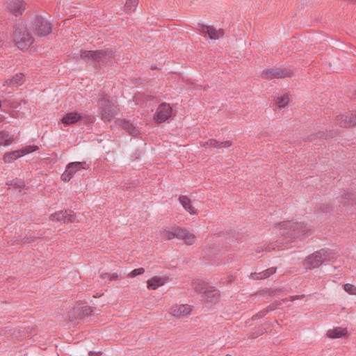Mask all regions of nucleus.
Returning <instances> with one entry per match:
<instances>
[{
	"instance_id": "nucleus-1",
	"label": "nucleus",
	"mask_w": 356,
	"mask_h": 356,
	"mask_svg": "<svg viewBox=\"0 0 356 356\" xmlns=\"http://www.w3.org/2000/svg\"><path fill=\"white\" fill-rule=\"evenodd\" d=\"M80 58L95 69H101L104 66L115 62V52L110 49L80 51Z\"/></svg>"
},
{
	"instance_id": "nucleus-2",
	"label": "nucleus",
	"mask_w": 356,
	"mask_h": 356,
	"mask_svg": "<svg viewBox=\"0 0 356 356\" xmlns=\"http://www.w3.org/2000/svg\"><path fill=\"white\" fill-rule=\"evenodd\" d=\"M276 225L280 228V234L286 242L293 241L310 231V228L304 222L284 221Z\"/></svg>"
},
{
	"instance_id": "nucleus-3",
	"label": "nucleus",
	"mask_w": 356,
	"mask_h": 356,
	"mask_svg": "<svg viewBox=\"0 0 356 356\" xmlns=\"http://www.w3.org/2000/svg\"><path fill=\"white\" fill-rule=\"evenodd\" d=\"M13 40L15 45L22 51L27 50L34 42L27 27L22 24L16 26L13 33Z\"/></svg>"
},
{
	"instance_id": "nucleus-4",
	"label": "nucleus",
	"mask_w": 356,
	"mask_h": 356,
	"mask_svg": "<svg viewBox=\"0 0 356 356\" xmlns=\"http://www.w3.org/2000/svg\"><path fill=\"white\" fill-rule=\"evenodd\" d=\"M31 29L35 35L45 37L52 31V24L45 17L36 15L31 21Z\"/></svg>"
},
{
	"instance_id": "nucleus-5",
	"label": "nucleus",
	"mask_w": 356,
	"mask_h": 356,
	"mask_svg": "<svg viewBox=\"0 0 356 356\" xmlns=\"http://www.w3.org/2000/svg\"><path fill=\"white\" fill-rule=\"evenodd\" d=\"M98 106L102 120H112L117 113V106L106 95H103L99 100Z\"/></svg>"
},
{
	"instance_id": "nucleus-6",
	"label": "nucleus",
	"mask_w": 356,
	"mask_h": 356,
	"mask_svg": "<svg viewBox=\"0 0 356 356\" xmlns=\"http://www.w3.org/2000/svg\"><path fill=\"white\" fill-rule=\"evenodd\" d=\"M330 259L329 251L321 249L316 251L307 257L305 266L307 268H315L319 267L324 261H330Z\"/></svg>"
},
{
	"instance_id": "nucleus-7",
	"label": "nucleus",
	"mask_w": 356,
	"mask_h": 356,
	"mask_svg": "<svg viewBox=\"0 0 356 356\" xmlns=\"http://www.w3.org/2000/svg\"><path fill=\"white\" fill-rule=\"evenodd\" d=\"M89 168V165L86 161L70 162L67 165L65 172L62 174L61 179L64 181H69L80 170Z\"/></svg>"
},
{
	"instance_id": "nucleus-8",
	"label": "nucleus",
	"mask_w": 356,
	"mask_h": 356,
	"mask_svg": "<svg viewBox=\"0 0 356 356\" xmlns=\"http://www.w3.org/2000/svg\"><path fill=\"white\" fill-rule=\"evenodd\" d=\"M39 149L37 145H28L20 149L6 152L3 155V160L5 163H11L13 161L16 160L26 154L34 152Z\"/></svg>"
},
{
	"instance_id": "nucleus-9",
	"label": "nucleus",
	"mask_w": 356,
	"mask_h": 356,
	"mask_svg": "<svg viewBox=\"0 0 356 356\" xmlns=\"http://www.w3.org/2000/svg\"><path fill=\"white\" fill-rule=\"evenodd\" d=\"M293 74V71L290 69L275 67L263 70L261 76L263 79H272L291 77Z\"/></svg>"
},
{
	"instance_id": "nucleus-10",
	"label": "nucleus",
	"mask_w": 356,
	"mask_h": 356,
	"mask_svg": "<svg viewBox=\"0 0 356 356\" xmlns=\"http://www.w3.org/2000/svg\"><path fill=\"white\" fill-rule=\"evenodd\" d=\"M172 113V108L169 104L161 103L154 115V120L156 123L161 124L169 119Z\"/></svg>"
},
{
	"instance_id": "nucleus-11",
	"label": "nucleus",
	"mask_w": 356,
	"mask_h": 356,
	"mask_svg": "<svg viewBox=\"0 0 356 356\" xmlns=\"http://www.w3.org/2000/svg\"><path fill=\"white\" fill-rule=\"evenodd\" d=\"M335 123L341 127H350L356 125V111L347 115H339L335 117Z\"/></svg>"
},
{
	"instance_id": "nucleus-12",
	"label": "nucleus",
	"mask_w": 356,
	"mask_h": 356,
	"mask_svg": "<svg viewBox=\"0 0 356 356\" xmlns=\"http://www.w3.org/2000/svg\"><path fill=\"white\" fill-rule=\"evenodd\" d=\"M8 11L15 17L22 15L26 10V2L24 0H9L7 2Z\"/></svg>"
},
{
	"instance_id": "nucleus-13",
	"label": "nucleus",
	"mask_w": 356,
	"mask_h": 356,
	"mask_svg": "<svg viewBox=\"0 0 356 356\" xmlns=\"http://www.w3.org/2000/svg\"><path fill=\"white\" fill-rule=\"evenodd\" d=\"M92 309L90 306H83L74 308L70 314L69 319L70 321H76L81 320L86 317L92 315Z\"/></svg>"
},
{
	"instance_id": "nucleus-14",
	"label": "nucleus",
	"mask_w": 356,
	"mask_h": 356,
	"mask_svg": "<svg viewBox=\"0 0 356 356\" xmlns=\"http://www.w3.org/2000/svg\"><path fill=\"white\" fill-rule=\"evenodd\" d=\"M84 119V115L77 111L67 113L60 120L61 122L65 126H72L76 124L78 122L82 121Z\"/></svg>"
},
{
	"instance_id": "nucleus-15",
	"label": "nucleus",
	"mask_w": 356,
	"mask_h": 356,
	"mask_svg": "<svg viewBox=\"0 0 356 356\" xmlns=\"http://www.w3.org/2000/svg\"><path fill=\"white\" fill-rule=\"evenodd\" d=\"M200 31L203 33L208 34L211 40H217L224 35L222 29L216 30L212 26H207L204 24H199Z\"/></svg>"
},
{
	"instance_id": "nucleus-16",
	"label": "nucleus",
	"mask_w": 356,
	"mask_h": 356,
	"mask_svg": "<svg viewBox=\"0 0 356 356\" xmlns=\"http://www.w3.org/2000/svg\"><path fill=\"white\" fill-rule=\"evenodd\" d=\"M176 238L184 240L187 245H192L195 241V236L187 229L179 227H175Z\"/></svg>"
},
{
	"instance_id": "nucleus-17",
	"label": "nucleus",
	"mask_w": 356,
	"mask_h": 356,
	"mask_svg": "<svg viewBox=\"0 0 356 356\" xmlns=\"http://www.w3.org/2000/svg\"><path fill=\"white\" fill-rule=\"evenodd\" d=\"M219 298L220 292L214 286H207L204 291V298L208 302H216Z\"/></svg>"
},
{
	"instance_id": "nucleus-18",
	"label": "nucleus",
	"mask_w": 356,
	"mask_h": 356,
	"mask_svg": "<svg viewBox=\"0 0 356 356\" xmlns=\"http://www.w3.org/2000/svg\"><path fill=\"white\" fill-rule=\"evenodd\" d=\"M338 135L337 130H330L329 131H318V133L313 134L307 136L305 140V141H313L316 138H334Z\"/></svg>"
},
{
	"instance_id": "nucleus-19",
	"label": "nucleus",
	"mask_w": 356,
	"mask_h": 356,
	"mask_svg": "<svg viewBox=\"0 0 356 356\" xmlns=\"http://www.w3.org/2000/svg\"><path fill=\"white\" fill-rule=\"evenodd\" d=\"M119 124L131 136H136L140 134L139 129L135 127L129 120H127L125 119L119 120Z\"/></svg>"
},
{
	"instance_id": "nucleus-20",
	"label": "nucleus",
	"mask_w": 356,
	"mask_h": 356,
	"mask_svg": "<svg viewBox=\"0 0 356 356\" xmlns=\"http://www.w3.org/2000/svg\"><path fill=\"white\" fill-rule=\"evenodd\" d=\"M191 307L188 305H176L171 307V313L177 317L184 316L190 314Z\"/></svg>"
},
{
	"instance_id": "nucleus-21",
	"label": "nucleus",
	"mask_w": 356,
	"mask_h": 356,
	"mask_svg": "<svg viewBox=\"0 0 356 356\" xmlns=\"http://www.w3.org/2000/svg\"><path fill=\"white\" fill-rule=\"evenodd\" d=\"M24 81L23 74H16L12 78L6 79L3 83V86H7L9 87H17L22 86L24 83Z\"/></svg>"
},
{
	"instance_id": "nucleus-22",
	"label": "nucleus",
	"mask_w": 356,
	"mask_h": 356,
	"mask_svg": "<svg viewBox=\"0 0 356 356\" xmlns=\"http://www.w3.org/2000/svg\"><path fill=\"white\" fill-rule=\"evenodd\" d=\"M339 201L343 206H346L349 202L351 204H356V193H352L349 190L345 191Z\"/></svg>"
},
{
	"instance_id": "nucleus-23",
	"label": "nucleus",
	"mask_w": 356,
	"mask_h": 356,
	"mask_svg": "<svg viewBox=\"0 0 356 356\" xmlns=\"http://www.w3.org/2000/svg\"><path fill=\"white\" fill-rule=\"evenodd\" d=\"M166 279L159 276H154L151 279L148 280L147 288L149 289L155 290L161 286H163L165 283Z\"/></svg>"
},
{
	"instance_id": "nucleus-24",
	"label": "nucleus",
	"mask_w": 356,
	"mask_h": 356,
	"mask_svg": "<svg viewBox=\"0 0 356 356\" xmlns=\"http://www.w3.org/2000/svg\"><path fill=\"white\" fill-rule=\"evenodd\" d=\"M232 145V142L229 140H225L222 142L218 141L215 139H210L205 142L202 146L207 147H213L215 148H222V147H229Z\"/></svg>"
},
{
	"instance_id": "nucleus-25",
	"label": "nucleus",
	"mask_w": 356,
	"mask_h": 356,
	"mask_svg": "<svg viewBox=\"0 0 356 356\" xmlns=\"http://www.w3.org/2000/svg\"><path fill=\"white\" fill-rule=\"evenodd\" d=\"M348 334V330L346 328H342L340 327H335L332 330H329L327 332V337L332 339L340 338L342 337L346 336Z\"/></svg>"
},
{
	"instance_id": "nucleus-26",
	"label": "nucleus",
	"mask_w": 356,
	"mask_h": 356,
	"mask_svg": "<svg viewBox=\"0 0 356 356\" xmlns=\"http://www.w3.org/2000/svg\"><path fill=\"white\" fill-rule=\"evenodd\" d=\"M179 201L186 211L189 212L191 214L196 213V210L191 204L190 198L186 195H180L179 197Z\"/></svg>"
},
{
	"instance_id": "nucleus-27",
	"label": "nucleus",
	"mask_w": 356,
	"mask_h": 356,
	"mask_svg": "<svg viewBox=\"0 0 356 356\" xmlns=\"http://www.w3.org/2000/svg\"><path fill=\"white\" fill-rule=\"evenodd\" d=\"M276 272V268H269L261 273H252L251 277L254 280H259V279H265L268 277H270L271 275L275 273Z\"/></svg>"
},
{
	"instance_id": "nucleus-28",
	"label": "nucleus",
	"mask_w": 356,
	"mask_h": 356,
	"mask_svg": "<svg viewBox=\"0 0 356 356\" xmlns=\"http://www.w3.org/2000/svg\"><path fill=\"white\" fill-rule=\"evenodd\" d=\"M13 140V136L10 135L8 131L5 130L0 131V145H9Z\"/></svg>"
},
{
	"instance_id": "nucleus-29",
	"label": "nucleus",
	"mask_w": 356,
	"mask_h": 356,
	"mask_svg": "<svg viewBox=\"0 0 356 356\" xmlns=\"http://www.w3.org/2000/svg\"><path fill=\"white\" fill-rule=\"evenodd\" d=\"M66 213H67V210L59 211L55 212L54 213H52L51 215H50L49 219L52 221H57V222L63 221L64 222V220H65Z\"/></svg>"
},
{
	"instance_id": "nucleus-30",
	"label": "nucleus",
	"mask_w": 356,
	"mask_h": 356,
	"mask_svg": "<svg viewBox=\"0 0 356 356\" xmlns=\"http://www.w3.org/2000/svg\"><path fill=\"white\" fill-rule=\"evenodd\" d=\"M318 213H329L332 211V207L330 204L321 203L316 207Z\"/></svg>"
},
{
	"instance_id": "nucleus-31",
	"label": "nucleus",
	"mask_w": 356,
	"mask_h": 356,
	"mask_svg": "<svg viewBox=\"0 0 356 356\" xmlns=\"http://www.w3.org/2000/svg\"><path fill=\"white\" fill-rule=\"evenodd\" d=\"M289 102V95L285 94L280 97H278L276 100V104L278 106L279 108H284L288 105V103Z\"/></svg>"
},
{
	"instance_id": "nucleus-32",
	"label": "nucleus",
	"mask_w": 356,
	"mask_h": 356,
	"mask_svg": "<svg viewBox=\"0 0 356 356\" xmlns=\"http://www.w3.org/2000/svg\"><path fill=\"white\" fill-rule=\"evenodd\" d=\"M161 236L168 240L176 238L175 227L172 230H163L161 232Z\"/></svg>"
},
{
	"instance_id": "nucleus-33",
	"label": "nucleus",
	"mask_w": 356,
	"mask_h": 356,
	"mask_svg": "<svg viewBox=\"0 0 356 356\" xmlns=\"http://www.w3.org/2000/svg\"><path fill=\"white\" fill-rule=\"evenodd\" d=\"M265 332H266V328H259L254 332H251L248 334V339H256L259 336L263 335Z\"/></svg>"
},
{
	"instance_id": "nucleus-34",
	"label": "nucleus",
	"mask_w": 356,
	"mask_h": 356,
	"mask_svg": "<svg viewBox=\"0 0 356 356\" xmlns=\"http://www.w3.org/2000/svg\"><path fill=\"white\" fill-rule=\"evenodd\" d=\"M138 3V0H127L125 3V9L127 12L134 11Z\"/></svg>"
},
{
	"instance_id": "nucleus-35",
	"label": "nucleus",
	"mask_w": 356,
	"mask_h": 356,
	"mask_svg": "<svg viewBox=\"0 0 356 356\" xmlns=\"http://www.w3.org/2000/svg\"><path fill=\"white\" fill-rule=\"evenodd\" d=\"M343 289L350 295H356V286L351 284H343Z\"/></svg>"
},
{
	"instance_id": "nucleus-36",
	"label": "nucleus",
	"mask_w": 356,
	"mask_h": 356,
	"mask_svg": "<svg viewBox=\"0 0 356 356\" xmlns=\"http://www.w3.org/2000/svg\"><path fill=\"white\" fill-rule=\"evenodd\" d=\"M145 273V268H138L134 269L129 273V277H135L139 275H142Z\"/></svg>"
},
{
	"instance_id": "nucleus-37",
	"label": "nucleus",
	"mask_w": 356,
	"mask_h": 356,
	"mask_svg": "<svg viewBox=\"0 0 356 356\" xmlns=\"http://www.w3.org/2000/svg\"><path fill=\"white\" fill-rule=\"evenodd\" d=\"M102 279L109 278L110 281L117 280L118 279V275L116 273L110 274L108 273H102L100 275Z\"/></svg>"
},
{
	"instance_id": "nucleus-38",
	"label": "nucleus",
	"mask_w": 356,
	"mask_h": 356,
	"mask_svg": "<svg viewBox=\"0 0 356 356\" xmlns=\"http://www.w3.org/2000/svg\"><path fill=\"white\" fill-rule=\"evenodd\" d=\"M76 217L75 215L72 214V213H68L67 212L66 213L65 220H64V223H73V222H76Z\"/></svg>"
},
{
	"instance_id": "nucleus-39",
	"label": "nucleus",
	"mask_w": 356,
	"mask_h": 356,
	"mask_svg": "<svg viewBox=\"0 0 356 356\" xmlns=\"http://www.w3.org/2000/svg\"><path fill=\"white\" fill-rule=\"evenodd\" d=\"M277 305H281V302H275L274 303H271L266 309H264V311L267 314L268 312L275 310Z\"/></svg>"
},
{
	"instance_id": "nucleus-40",
	"label": "nucleus",
	"mask_w": 356,
	"mask_h": 356,
	"mask_svg": "<svg viewBox=\"0 0 356 356\" xmlns=\"http://www.w3.org/2000/svg\"><path fill=\"white\" fill-rule=\"evenodd\" d=\"M36 237L32 235H26L23 238H22V243H29L35 241Z\"/></svg>"
},
{
	"instance_id": "nucleus-41",
	"label": "nucleus",
	"mask_w": 356,
	"mask_h": 356,
	"mask_svg": "<svg viewBox=\"0 0 356 356\" xmlns=\"http://www.w3.org/2000/svg\"><path fill=\"white\" fill-rule=\"evenodd\" d=\"M275 248L274 246H273V247H272L271 245H267L266 247H265V248H262V247H261V246H258V247L257 248V249H256V252H257V253H260V252H263V251L270 252V251L273 250H275Z\"/></svg>"
},
{
	"instance_id": "nucleus-42",
	"label": "nucleus",
	"mask_w": 356,
	"mask_h": 356,
	"mask_svg": "<svg viewBox=\"0 0 356 356\" xmlns=\"http://www.w3.org/2000/svg\"><path fill=\"white\" fill-rule=\"evenodd\" d=\"M208 286H206L205 284H198L197 285H196L195 287H194V289L195 291L197 292V293H203L204 294V291L205 290V289Z\"/></svg>"
},
{
	"instance_id": "nucleus-43",
	"label": "nucleus",
	"mask_w": 356,
	"mask_h": 356,
	"mask_svg": "<svg viewBox=\"0 0 356 356\" xmlns=\"http://www.w3.org/2000/svg\"><path fill=\"white\" fill-rule=\"evenodd\" d=\"M266 315V313L265 312L264 309L259 311L256 314L253 315L252 317V321H256L257 319L261 318L264 317Z\"/></svg>"
},
{
	"instance_id": "nucleus-44",
	"label": "nucleus",
	"mask_w": 356,
	"mask_h": 356,
	"mask_svg": "<svg viewBox=\"0 0 356 356\" xmlns=\"http://www.w3.org/2000/svg\"><path fill=\"white\" fill-rule=\"evenodd\" d=\"M13 182V184L19 188H23L25 186L24 181L21 179H15Z\"/></svg>"
},
{
	"instance_id": "nucleus-45",
	"label": "nucleus",
	"mask_w": 356,
	"mask_h": 356,
	"mask_svg": "<svg viewBox=\"0 0 356 356\" xmlns=\"http://www.w3.org/2000/svg\"><path fill=\"white\" fill-rule=\"evenodd\" d=\"M99 355H101V353H94L92 352L89 353L90 356H99Z\"/></svg>"
},
{
	"instance_id": "nucleus-46",
	"label": "nucleus",
	"mask_w": 356,
	"mask_h": 356,
	"mask_svg": "<svg viewBox=\"0 0 356 356\" xmlns=\"http://www.w3.org/2000/svg\"><path fill=\"white\" fill-rule=\"evenodd\" d=\"M300 297V296H291V301H293V300H296V299H298Z\"/></svg>"
},
{
	"instance_id": "nucleus-47",
	"label": "nucleus",
	"mask_w": 356,
	"mask_h": 356,
	"mask_svg": "<svg viewBox=\"0 0 356 356\" xmlns=\"http://www.w3.org/2000/svg\"><path fill=\"white\" fill-rule=\"evenodd\" d=\"M1 107V101L0 100V108Z\"/></svg>"
},
{
	"instance_id": "nucleus-48",
	"label": "nucleus",
	"mask_w": 356,
	"mask_h": 356,
	"mask_svg": "<svg viewBox=\"0 0 356 356\" xmlns=\"http://www.w3.org/2000/svg\"><path fill=\"white\" fill-rule=\"evenodd\" d=\"M225 356H232L231 355H226Z\"/></svg>"
}]
</instances>
